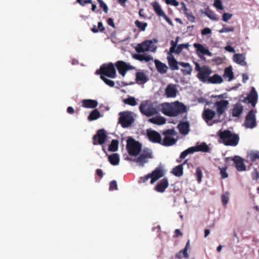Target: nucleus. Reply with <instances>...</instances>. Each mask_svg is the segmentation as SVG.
Listing matches in <instances>:
<instances>
[{
	"label": "nucleus",
	"mask_w": 259,
	"mask_h": 259,
	"mask_svg": "<svg viewBox=\"0 0 259 259\" xmlns=\"http://www.w3.org/2000/svg\"><path fill=\"white\" fill-rule=\"evenodd\" d=\"M162 113L168 116H177L181 113L186 112L187 107L182 103L179 101L174 102L164 103L161 105Z\"/></svg>",
	"instance_id": "f257e3e1"
},
{
	"label": "nucleus",
	"mask_w": 259,
	"mask_h": 259,
	"mask_svg": "<svg viewBox=\"0 0 259 259\" xmlns=\"http://www.w3.org/2000/svg\"><path fill=\"white\" fill-rule=\"evenodd\" d=\"M218 135L220 137V142L226 145L235 146L238 143L239 136L230 131H220L218 132Z\"/></svg>",
	"instance_id": "f03ea898"
},
{
	"label": "nucleus",
	"mask_w": 259,
	"mask_h": 259,
	"mask_svg": "<svg viewBox=\"0 0 259 259\" xmlns=\"http://www.w3.org/2000/svg\"><path fill=\"white\" fill-rule=\"evenodd\" d=\"M139 109L142 114L147 117L156 115L159 111L156 104L148 100L143 101L141 102Z\"/></svg>",
	"instance_id": "7ed1b4c3"
},
{
	"label": "nucleus",
	"mask_w": 259,
	"mask_h": 259,
	"mask_svg": "<svg viewBox=\"0 0 259 259\" xmlns=\"http://www.w3.org/2000/svg\"><path fill=\"white\" fill-rule=\"evenodd\" d=\"M157 42L158 40L156 39L144 41L137 45L136 47V50L139 53L148 51L154 53L157 50V47L154 45V43H157Z\"/></svg>",
	"instance_id": "20e7f679"
},
{
	"label": "nucleus",
	"mask_w": 259,
	"mask_h": 259,
	"mask_svg": "<svg viewBox=\"0 0 259 259\" xmlns=\"http://www.w3.org/2000/svg\"><path fill=\"white\" fill-rule=\"evenodd\" d=\"M96 73H100L101 75H103L104 76H107L112 78H115L116 76L115 66L112 63L102 65L100 67V70H97Z\"/></svg>",
	"instance_id": "39448f33"
},
{
	"label": "nucleus",
	"mask_w": 259,
	"mask_h": 259,
	"mask_svg": "<svg viewBox=\"0 0 259 259\" xmlns=\"http://www.w3.org/2000/svg\"><path fill=\"white\" fill-rule=\"evenodd\" d=\"M164 136L161 144L164 146H170L176 143L177 140L175 138L177 133L173 129L167 130L163 132Z\"/></svg>",
	"instance_id": "423d86ee"
},
{
	"label": "nucleus",
	"mask_w": 259,
	"mask_h": 259,
	"mask_svg": "<svg viewBox=\"0 0 259 259\" xmlns=\"http://www.w3.org/2000/svg\"><path fill=\"white\" fill-rule=\"evenodd\" d=\"M209 147L205 143H202L200 145L191 147L183 151L180 155L181 158H185L189 154H193L195 152H207L209 151Z\"/></svg>",
	"instance_id": "0eeeda50"
},
{
	"label": "nucleus",
	"mask_w": 259,
	"mask_h": 259,
	"mask_svg": "<svg viewBox=\"0 0 259 259\" xmlns=\"http://www.w3.org/2000/svg\"><path fill=\"white\" fill-rule=\"evenodd\" d=\"M126 148L130 155L136 156L141 151L142 145L133 139H129L127 141Z\"/></svg>",
	"instance_id": "6e6552de"
},
{
	"label": "nucleus",
	"mask_w": 259,
	"mask_h": 259,
	"mask_svg": "<svg viewBox=\"0 0 259 259\" xmlns=\"http://www.w3.org/2000/svg\"><path fill=\"white\" fill-rule=\"evenodd\" d=\"M229 104V101L225 100H221L216 101L213 106V108L216 111V114L221 117L226 112Z\"/></svg>",
	"instance_id": "1a4fd4ad"
},
{
	"label": "nucleus",
	"mask_w": 259,
	"mask_h": 259,
	"mask_svg": "<svg viewBox=\"0 0 259 259\" xmlns=\"http://www.w3.org/2000/svg\"><path fill=\"white\" fill-rule=\"evenodd\" d=\"M119 115V122L122 127H127L133 122L134 119L131 112H120Z\"/></svg>",
	"instance_id": "9d476101"
},
{
	"label": "nucleus",
	"mask_w": 259,
	"mask_h": 259,
	"mask_svg": "<svg viewBox=\"0 0 259 259\" xmlns=\"http://www.w3.org/2000/svg\"><path fill=\"white\" fill-rule=\"evenodd\" d=\"M256 125L255 113L251 110L246 116L244 125L247 128H253Z\"/></svg>",
	"instance_id": "9b49d317"
},
{
	"label": "nucleus",
	"mask_w": 259,
	"mask_h": 259,
	"mask_svg": "<svg viewBox=\"0 0 259 259\" xmlns=\"http://www.w3.org/2000/svg\"><path fill=\"white\" fill-rule=\"evenodd\" d=\"M212 73L210 68L207 66L201 67V71L198 74V77L203 82H207L209 75Z\"/></svg>",
	"instance_id": "f8f14e48"
},
{
	"label": "nucleus",
	"mask_w": 259,
	"mask_h": 259,
	"mask_svg": "<svg viewBox=\"0 0 259 259\" xmlns=\"http://www.w3.org/2000/svg\"><path fill=\"white\" fill-rule=\"evenodd\" d=\"M151 158V151L149 149L144 150L140 156L136 160L138 165L139 166H143L144 164L147 163L148 159Z\"/></svg>",
	"instance_id": "ddd939ff"
},
{
	"label": "nucleus",
	"mask_w": 259,
	"mask_h": 259,
	"mask_svg": "<svg viewBox=\"0 0 259 259\" xmlns=\"http://www.w3.org/2000/svg\"><path fill=\"white\" fill-rule=\"evenodd\" d=\"M179 91L176 84L170 83L165 89L164 95L168 98H175L177 97Z\"/></svg>",
	"instance_id": "4468645a"
},
{
	"label": "nucleus",
	"mask_w": 259,
	"mask_h": 259,
	"mask_svg": "<svg viewBox=\"0 0 259 259\" xmlns=\"http://www.w3.org/2000/svg\"><path fill=\"white\" fill-rule=\"evenodd\" d=\"M215 112L210 109H204L202 113V117L207 125L210 126L213 123L212 121L213 118L214 117Z\"/></svg>",
	"instance_id": "2eb2a0df"
},
{
	"label": "nucleus",
	"mask_w": 259,
	"mask_h": 259,
	"mask_svg": "<svg viewBox=\"0 0 259 259\" xmlns=\"http://www.w3.org/2000/svg\"><path fill=\"white\" fill-rule=\"evenodd\" d=\"M116 68L119 73L124 76L126 73V72L132 68V66L125 62L122 61H118L116 64Z\"/></svg>",
	"instance_id": "dca6fc26"
},
{
	"label": "nucleus",
	"mask_w": 259,
	"mask_h": 259,
	"mask_svg": "<svg viewBox=\"0 0 259 259\" xmlns=\"http://www.w3.org/2000/svg\"><path fill=\"white\" fill-rule=\"evenodd\" d=\"M194 47L196 49L197 54L199 57L201 55H207L209 57L212 56V53L208 49L205 48L200 44L195 43L193 45Z\"/></svg>",
	"instance_id": "f3484780"
},
{
	"label": "nucleus",
	"mask_w": 259,
	"mask_h": 259,
	"mask_svg": "<svg viewBox=\"0 0 259 259\" xmlns=\"http://www.w3.org/2000/svg\"><path fill=\"white\" fill-rule=\"evenodd\" d=\"M106 138L105 131L103 129L98 131L97 134L94 136V144H103Z\"/></svg>",
	"instance_id": "a211bd4d"
},
{
	"label": "nucleus",
	"mask_w": 259,
	"mask_h": 259,
	"mask_svg": "<svg viewBox=\"0 0 259 259\" xmlns=\"http://www.w3.org/2000/svg\"><path fill=\"white\" fill-rule=\"evenodd\" d=\"M234 161L237 170L239 171H243L246 170V166L244 164V159L238 156H235L232 158Z\"/></svg>",
	"instance_id": "6ab92c4d"
},
{
	"label": "nucleus",
	"mask_w": 259,
	"mask_h": 259,
	"mask_svg": "<svg viewBox=\"0 0 259 259\" xmlns=\"http://www.w3.org/2000/svg\"><path fill=\"white\" fill-rule=\"evenodd\" d=\"M151 180L150 183L153 184L157 180L162 177L164 175L163 169L160 167H157L152 173L150 174Z\"/></svg>",
	"instance_id": "aec40b11"
},
{
	"label": "nucleus",
	"mask_w": 259,
	"mask_h": 259,
	"mask_svg": "<svg viewBox=\"0 0 259 259\" xmlns=\"http://www.w3.org/2000/svg\"><path fill=\"white\" fill-rule=\"evenodd\" d=\"M169 183L166 178H163L157 183L155 187L156 191L159 193H163L165 189L168 187Z\"/></svg>",
	"instance_id": "412c9836"
},
{
	"label": "nucleus",
	"mask_w": 259,
	"mask_h": 259,
	"mask_svg": "<svg viewBox=\"0 0 259 259\" xmlns=\"http://www.w3.org/2000/svg\"><path fill=\"white\" fill-rule=\"evenodd\" d=\"M147 136L150 141L153 143H161V138L160 135L155 131H148Z\"/></svg>",
	"instance_id": "4be33fe9"
},
{
	"label": "nucleus",
	"mask_w": 259,
	"mask_h": 259,
	"mask_svg": "<svg viewBox=\"0 0 259 259\" xmlns=\"http://www.w3.org/2000/svg\"><path fill=\"white\" fill-rule=\"evenodd\" d=\"M167 60L168 64L171 70H177L179 69L178 65H179V62L176 60L175 57L171 54L168 53L167 56Z\"/></svg>",
	"instance_id": "5701e85b"
},
{
	"label": "nucleus",
	"mask_w": 259,
	"mask_h": 259,
	"mask_svg": "<svg viewBox=\"0 0 259 259\" xmlns=\"http://www.w3.org/2000/svg\"><path fill=\"white\" fill-rule=\"evenodd\" d=\"M154 63L157 71L160 74H165L168 69L167 65L158 60L155 59Z\"/></svg>",
	"instance_id": "b1692460"
},
{
	"label": "nucleus",
	"mask_w": 259,
	"mask_h": 259,
	"mask_svg": "<svg viewBox=\"0 0 259 259\" xmlns=\"http://www.w3.org/2000/svg\"><path fill=\"white\" fill-rule=\"evenodd\" d=\"M98 105V101L95 100L84 99L82 101V106L86 108H94Z\"/></svg>",
	"instance_id": "393cba45"
},
{
	"label": "nucleus",
	"mask_w": 259,
	"mask_h": 259,
	"mask_svg": "<svg viewBox=\"0 0 259 259\" xmlns=\"http://www.w3.org/2000/svg\"><path fill=\"white\" fill-rule=\"evenodd\" d=\"M179 65L183 67L181 71L184 75H190L191 74L192 68L188 63L180 62Z\"/></svg>",
	"instance_id": "a878e982"
},
{
	"label": "nucleus",
	"mask_w": 259,
	"mask_h": 259,
	"mask_svg": "<svg viewBox=\"0 0 259 259\" xmlns=\"http://www.w3.org/2000/svg\"><path fill=\"white\" fill-rule=\"evenodd\" d=\"M257 93L255 91L254 87H252L250 94L248 95L247 98L253 106H254L257 100Z\"/></svg>",
	"instance_id": "bb28decb"
},
{
	"label": "nucleus",
	"mask_w": 259,
	"mask_h": 259,
	"mask_svg": "<svg viewBox=\"0 0 259 259\" xmlns=\"http://www.w3.org/2000/svg\"><path fill=\"white\" fill-rule=\"evenodd\" d=\"M245 59V56L243 54H236L233 57L234 61L242 66H245L246 64Z\"/></svg>",
	"instance_id": "cd10ccee"
},
{
	"label": "nucleus",
	"mask_w": 259,
	"mask_h": 259,
	"mask_svg": "<svg viewBox=\"0 0 259 259\" xmlns=\"http://www.w3.org/2000/svg\"><path fill=\"white\" fill-rule=\"evenodd\" d=\"M190 249V244H186L185 248L179 251L176 254V257L178 258L181 259L182 257L188 258L189 257V254L187 252L188 250Z\"/></svg>",
	"instance_id": "c85d7f7f"
},
{
	"label": "nucleus",
	"mask_w": 259,
	"mask_h": 259,
	"mask_svg": "<svg viewBox=\"0 0 259 259\" xmlns=\"http://www.w3.org/2000/svg\"><path fill=\"white\" fill-rule=\"evenodd\" d=\"M223 76L228 81H231L234 79V74L231 66L228 67L225 69Z\"/></svg>",
	"instance_id": "c756f323"
},
{
	"label": "nucleus",
	"mask_w": 259,
	"mask_h": 259,
	"mask_svg": "<svg viewBox=\"0 0 259 259\" xmlns=\"http://www.w3.org/2000/svg\"><path fill=\"white\" fill-rule=\"evenodd\" d=\"M148 121L154 124L157 125H162L165 123V119L164 117L161 116H156L154 117L150 118Z\"/></svg>",
	"instance_id": "7c9ffc66"
},
{
	"label": "nucleus",
	"mask_w": 259,
	"mask_h": 259,
	"mask_svg": "<svg viewBox=\"0 0 259 259\" xmlns=\"http://www.w3.org/2000/svg\"><path fill=\"white\" fill-rule=\"evenodd\" d=\"M134 58L138 60L146 62H148L153 60V57L151 55L148 54H135L134 55Z\"/></svg>",
	"instance_id": "2f4dec72"
},
{
	"label": "nucleus",
	"mask_w": 259,
	"mask_h": 259,
	"mask_svg": "<svg viewBox=\"0 0 259 259\" xmlns=\"http://www.w3.org/2000/svg\"><path fill=\"white\" fill-rule=\"evenodd\" d=\"M243 107L242 105L240 104H236L232 110V115L234 117H238L242 113Z\"/></svg>",
	"instance_id": "473e14b6"
},
{
	"label": "nucleus",
	"mask_w": 259,
	"mask_h": 259,
	"mask_svg": "<svg viewBox=\"0 0 259 259\" xmlns=\"http://www.w3.org/2000/svg\"><path fill=\"white\" fill-rule=\"evenodd\" d=\"M152 6L153 8L155 11V12L159 16V17H163L165 14L164 11L162 10L160 5L156 2H155L152 4Z\"/></svg>",
	"instance_id": "72a5a7b5"
},
{
	"label": "nucleus",
	"mask_w": 259,
	"mask_h": 259,
	"mask_svg": "<svg viewBox=\"0 0 259 259\" xmlns=\"http://www.w3.org/2000/svg\"><path fill=\"white\" fill-rule=\"evenodd\" d=\"M178 128L181 134L186 135L189 131V124L187 122H181L178 125Z\"/></svg>",
	"instance_id": "f704fd0d"
},
{
	"label": "nucleus",
	"mask_w": 259,
	"mask_h": 259,
	"mask_svg": "<svg viewBox=\"0 0 259 259\" xmlns=\"http://www.w3.org/2000/svg\"><path fill=\"white\" fill-rule=\"evenodd\" d=\"M223 78L218 75V74H214L212 75V76H210L208 78V79L207 81V83H221L223 82Z\"/></svg>",
	"instance_id": "c9c22d12"
},
{
	"label": "nucleus",
	"mask_w": 259,
	"mask_h": 259,
	"mask_svg": "<svg viewBox=\"0 0 259 259\" xmlns=\"http://www.w3.org/2000/svg\"><path fill=\"white\" fill-rule=\"evenodd\" d=\"M136 77V81L139 84H143L147 81V76L143 72H137Z\"/></svg>",
	"instance_id": "e433bc0d"
},
{
	"label": "nucleus",
	"mask_w": 259,
	"mask_h": 259,
	"mask_svg": "<svg viewBox=\"0 0 259 259\" xmlns=\"http://www.w3.org/2000/svg\"><path fill=\"white\" fill-rule=\"evenodd\" d=\"M108 160L113 165H117L119 162V156L117 153H113L108 156Z\"/></svg>",
	"instance_id": "4c0bfd02"
},
{
	"label": "nucleus",
	"mask_w": 259,
	"mask_h": 259,
	"mask_svg": "<svg viewBox=\"0 0 259 259\" xmlns=\"http://www.w3.org/2000/svg\"><path fill=\"white\" fill-rule=\"evenodd\" d=\"M230 197V193L228 191L223 192L221 196V201L223 205L226 207L229 202Z\"/></svg>",
	"instance_id": "58836bf2"
},
{
	"label": "nucleus",
	"mask_w": 259,
	"mask_h": 259,
	"mask_svg": "<svg viewBox=\"0 0 259 259\" xmlns=\"http://www.w3.org/2000/svg\"><path fill=\"white\" fill-rule=\"evenodd\" d=\"M190 46L189 44L188 43L183 44L179 45L178 46H177L176 49H174V51L172 52H170V54L172 53H175L177 54H180L182 50L184 49H188L189 47Z\"/></svg>",
	"instance_id": "ea45409f"
},
{
	"label": "nucleus",
	"mask_w": 259,
	"mask_h": 259,
	"mask_svg": "<svg viewBox=\"0 0 259 259\" xmlns=\"http://www.w3.org/2000/svg\"><path fill=\"white\" fill-rule=\"evenodd\" d=\"M100 117V113L97 109L92 111L89 115L88 119L90 121L96 120Z\"/></svg>",
	"instance_id": "a19ab883"
},
{
	"label": "nucleus",
	"mask_w": 259,
	"mask_h": 259,
	"mask_svg": "<svg viewBox=\"0 0 259 259\" xmlns=\"http://www.w3.org/2000/svg\"><path fill=\"white\" fill-rule=\"evenodd\" d=\"M183 165H179L173 168L172 173L174 175H175L177 177H180L183 175Z\"/></svg>",
	"instance_id": "79ce46f5"
},
{
	"label": "nucleus",
	"mask_w": 259,
	"mask_h": 259,
	"mask_svg": "<svg viewBox=\"0 0 259 259\" xmlns=\"http://www.w3.org/2000/svg\"><path fill=\"white\" fill-rule=\"evenodd\" d=\"M248 157L251 161H254L259 159V153L258 151H250L248 153Z\"/></svg>",
	"instance_id": "37998d69"
},
{
	"label": "nucleus",
	"mask_w": 259,
	"mask_h": 259,
	"mask_svg": "<svg viewBox=\"0 0 259 259\" xmlns=\"http://www.w3.org/2000/svg\"><path fill=\"white\" fill-rule=\"evenodd\" d=\"M118 141L115 140H113L109 145L108 147L109 151L114 152L118 149Z\"/></svg>",
	"instance_id": "c03bdc74"
},
{
	"label": "nucleus",
	"mask_w": 259,
	"mask_h": 259,
	"mask_svg": "<svg viewBox=\"0 0 259 259\" xmlns=\"http://www.w3.org/2000/svg\"><path fill=\"white\" fill-rule=\"evenodd\" d=\"M135 25L137 27L141 29V31H145L146 29V28L147 26V23L145 22H140L139 20H136L135 22Z\"/></svg>",
	"instance_id": "a18cd8bd"
},
{
	"label": "nucleus",
	"mask_w": 259,
	"mask_h": 259,
	"mask_svg": "<svg viewBox=\"0 0 259 259\" xmlns=\"http://www.w3.org/2000/svg\"><path fill=\"white\" fill-rule=\"evenodd\" d=\"M124 102L126 104L131 105L132 106H136L137 104L136 99L133 97H131L125 99Z\"/></svg>",
	"instance_id": "49530a36"
},
{
	"label": "nucleus",
	"mask_w": 259,
	"mask_h": 259,
	"mask_svg": "<svg viewBox=\"0 0 259 259\" xmlns=\"http://www.w3.org/2000/svg\"><path fill=\"white\" fill-rule=\"evenodd\" d=\"M205 15L210 19L214 21H218V18L214 12L211 11H207L204 13Z\"/></svg>",
	"instance_id": "de8ad7c7"
},
{
	"label": "nucleus",
	"mask_w": 259,
	"mask_h": 259,
	"mask_svg": "<svg viewBox=\"0 0 259 259\" xmlns=\"http://www.w3.org/2000/svg\"><path fill=\"white\" fill-rule=\"evenodd\" d=\"M228 167L227 166L224 167H219V169L220 170V175L221 178L222 179H225L228 177V174L227 172V169Z\"/></svg>",
	"instance_id": "09e8293b"
},
{
	"label": "nucleus",
	"mask_w": 259,
	"mask_h": 259,
	"mask_svg": "<svg viewBox=\"0 0 259 259\" xmlns=\"http://www.w3.org/2000/svg\"><path fill=\"white\" fill-rule=\"evenodd\" d=\"M196 177L198 182L199 183H200L202 181V170H201V169L199 167H198L196 169Z\"/></svg>",
	"instance_id": "8fccbe9b"
},
{
	"label": "nucleus",
	"mask_w": 259,
	"mask_h": 259,
	"mask_svg": "<svg viewBox=\"0 0 259 259\" xmlns=\"http://www.w3.org/2000/svg\"><path fill=\"white\" fill-rule=\"evenodd\" d=\"M101 78L109 86L112 87L114 85L113 81L108 79L103 75H101Z\"/></svg>",
	"instance_id": "3c124183"
},
{
	"label": "nucleus",
	"mask_w": 259,
	"mask_h": 259,
	"mask_svg": "<svg viewBox=\"0 0 259 259\" xmlns=\"http://www.w3.org/2000/svg\"><path fill=\"white\" fill-rule=\"evenodd\" d=\"M184 14L189 21L192 23H194L195 22V17L191 12H188Z\"/></svg>",
	"instance_id": "603ef678"
},
{
	"label": "nucleus",
	"mask_w": 259,
	"mask_h": 259,
	"mask_svg": "<svg viewBox=\"0 0 259 259\" xmlns=\"http://www.w3.org/2000/svg\"><path fill=\"white\" fill-rule=\"evenodd\" d=\"M213 6L218 10L223 9V7L221 0H215Z\"/></svg>",
	"instance_id": "864d4df0"
},
{
	"label": "nucleus",
	"mask_w": 259,
	"mask_h": 259,
	"mask_svg": "<svg viewBox=\"0 0 259 259\" xmlns=\"http://www.w3.org/2000/svg\"><path fill=\"white\" fill-rule=\"evenodd\" d=\"M149 179H150L151 180V176L150 174H149L143 177H141L139 180V182L140 183H145Z\"/></svg>",
	"instance_id": "5fc2aeb1"
},
{
	"label": "nucleus",
	"mask_w": 259,
	"mask_h": 259,
	"mask_svg": "<svg viewBox=\"0 0 259 259\" xmlns=\"http://www.w3.org/2000/svg\"><path fill=\"white\" fill-rule=\"evenodd\" d=\"M234 30L233 27H223L222 29L219 30V33H222L225 32H232Z\"/></svg>",
	"instance_id": "6e6d98bb"
},
{
	"label": "nucleus",
	"mask_w": 259,
	"mask_h": 259,
	"mask_svg": "<svg viewBox=\"0 0 259 259\" xmlns=\"http://www.w3.org/2000/svg\"><path fill=\"white\" fill-rule=\"evenodd\" d=\"M232 14L227 13H225L222 16V19L224 22H227L231 17Z\"/></svg>",
	"instance_id": "4d7b16f0"
},
{
	"label": "nucleus",
	"mask_w": 259,
	"mask_h": 259,
	"mask_svg": "<svg viewBox=\"0 0 259 259\" xmlns=\"http://www.w3.org/2000/svg\"><path fill=\"white\" fill-rule=\"evenodd\" d=\"M165 3L167 5H170L175 7L178 6L179 5V2L176 0H165Z\"/></svg>",
	"instance_id": "13d9d810"
},
{
	"label": "nucleus",
	"mask_w": 259,
	"mask_h": 259,
	"mask_svg": "<svg viewBox=\"0 0 259 259\" xmlns=\"http://www.w3.org/2000/svg\"><path fill=\"white\" fill-rule=\"evenodd\" d=\"M99 3L100 4V6L103 9L104 11L106 13H108V7L106 5V4L105 3H104L103 1L101 2H100V3Z\"/></svg>",
	"instance_id": "bf43d9fd"
},
{
	"label": "nucleus",
	"mask_w": 259,
	"mask_h": 259,
	"mask_svg": "<svg viewBox=\"0 0 259 259\" xmlns=\"http://www.w3.org/2000/svg\"><path fill=\"white\" fill-rule=\"evenodd\" d=\"M170 45H171V47L169 49V52H174V49H176L177 46V41H174L173 40H171L170 41Z\"/></svg>",
	"instance_id": "052dcab7"
},
{
	"label": "nucleus",
	"mask_w": 259,
	"mask_h": 259,
	"mask_svg": "<svg viewBox=\"0 0 259 259\" xmlns=\"http://www.w3.org/2000/svg\"><path fill=\"white\" fill-rule=\"evenodd\" d=\"M211 33V30L208 27L204 28L201 31V34L202 35H205L206 34H209Z\"/></svg>",
	"instance_id": "680f3d73"
},
{
	"label": "nucleus",
	"mask_w": 259,
	"mask_h": 259,
	"mask_svg": "<svg viewBox=\"0 0 259 259\" xmlns=\"http://www.w3.org/2000/svg\"><path fill=\"white\" fill-rule=\"evenodd\" d=\"M252 177L253 180H257L259 178V174L257 169H254L252 173Z\"/></svg>",
	"instance_id": "e2e57ef3"
},
{
	"label": "nucleus",
	"mask_w": 259,
	"mask_h": 259,
	"mask_svg": "<svg viewBox=\"0 0 259 259\" xmlns=\"http://www.w3.org/2000/svg\"><path fill=\"white\" fill-rule=\"evenodd\" d=\"M117 183L115 181H112L110 182V190H113L114 189H117Z\"/></svg>",
	"instance_id": "0e129e2a"
},
{
	"label": "nucleus",
	"mask_w": 259,
	"mask_h": 259,
	"mask_svg": "<svg viewBox=\"0 0 259 259\" xmlns=\"http://www.w3.org/2000/svg\"><path fill=\"white\" fill-rule=\"evenodd\" d=\"M98 29L99 31H100V32H103L105 30V28L103 26L102 22H98Z\"/></svg>",
	"instance_id": "69168bd1"
},
{
	"label": "nucleus",
	"mask_w": 259,
	"mask_h": 259,
	"mask_svg": "<svg viewBox=\"0 0 259 259\" xmlns=\"http://www.w3.org/2000/svg\"><path fill=\"white\" fill-rule=\"evenodd\" d=\"M225 49L226 51H227L229 52H231V53L235 52V49L230 46H227L226 47H225Z\"/></svg>",
	"instance_id": "338daca9"
},
{
	"label": "nucleus",
	"mask_w": 259,
	"mask_h": 259,
	"mask_svg": "<svg viewBox=\"0 0 259 259\" xmlns=\"http://www.w3.org/2000/svg\"><path fill=\"white\" fill-rule=\"evenodd\" d=\"M107 23H108V24L109 25L113 27V28L115 27L114 21H113V20L112 18H109L108 19V20H107Z\"/></svg>",
	"instance_id": "774afa93"
}]
</instances>
